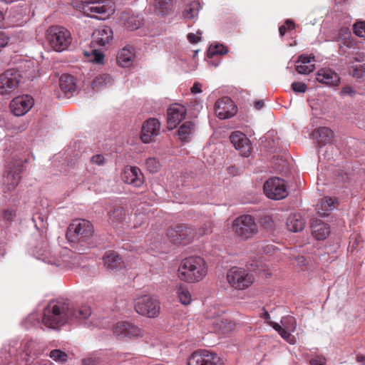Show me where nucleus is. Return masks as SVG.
I'll return each mask as SVG.
<instances>
[{
  "label": "nucleus",
  "instance_id": "18",
  "mask_svg": "<svg viewBox=\"0 0 365 365\" xmlns=\"http://www.w3.org/2000/svg\"><path fill=\"white\" fill-rule=\"evenodd\" d=\"M215 112L220 119L230 118L237 113V107L231 98L224 97L215 103Z\"/></svg>",
  "mask_w": 365,
  "mask_h": 365
},
{
  "label": "nucleus",
  "instance_id": "19",
  "mask_svg": "<svg viewBox=\"0 0 365 365\" xmlns=\"http://www.w3.org/2000/svg\"><path fill=\"white\" fill-rule=\"evenodd\" d=\"M121 180L124 183L135 187H139L144 183L143 174L135 166H126L121 174Z\"/></svg>",
  "mask_w": 365,
  "mask_h": 365
},
{
  "label": "nucleus",
  "instance_id": "54",
  "mask_svg": "<svg viewBox=\"0 0 365 365\" xmlns=\"http://www.w3.org/2000/svg\"><path fill=\"white\" fill-rule=\"evenodd\" d=\"M104 160L105 158L103 155L100 154L93 155L91 159L92 163L96 164L98 165H102L104 163Z\"/></svg>",
  "mask_w": 365,
  "mask_h": 365
},
{
  "label": "nucleus",
  "instance_id": "45",
  "mask_svg": "<svg viewBox=\"0 0 365 365\" xmlns=\"http://www.w3.org/2000/svg\"><path fill=\"white\" fill-rule=\"evenodd\" d=\"M353 30L356 36L365 38V21H359L354 24Z\"/></svg>",
  "mask_w": 365,
  "mask_h": 365
},
{
  "label": "nucleus",
  "instance_id": "52",
  "mask_svg": "<svg viewBox=\"0 0 365 365\" xmlns=\"http://www.w3.org/2000/svg\"><path fill=\"white\" fill-rule=\"evenodd\" d=\"M201 32L197 31V34L190 33L187 34V39L191 43H197L200 41Z\"/></svg>",
  "mask_w": 365,
  "mask_h": 365
},
{
  "label": "nucleus",
  "instance_id": "36",
  "mask_svg": "<svg viewBox=\"0 0 365 365\" xmlns=\"http://www.w3.org/2000/svg\"><path fill=\"white\" fill-rule=\"evenodd\" d=\"M155 6L156 11L162 16H164L171 10L173 0H155Z\"/></svg>",
  "mask_w": 365,
  "mask_h": 365
},
{
  "label": "nucleus",
  "instance_id": "1",
  "mask_svg": "<svg viewBox=\"0 0 365 365\" xmlns=\"http://www.w3.org/2000/svg\"><path fill=\"white\" fill-rule=\"evenodd\" d=\"M72 316V305L68 300H57L45 308L42 322L48 328L57 329L71 320Z\"/></svg>",
  "mask_w": 365,
  "mask_h": 365
},
{
  "label": "nucleus",
  "instance_id": "21",
  "mask_svg": "<svg viewBox=\"0 0 365 365\" xmlns=\"http://www.w3.org/2000/svg\"><path fill=\"white\" fill-rule=\"evenodd\" d=\"M187 113L184 106L178 103L173 104L168 109V128L173 130L185 118Z\"/></svg>",
  "mask_w": 365,
  "mask_h": 365
},
{
  "label": "nucleus",
  "instance_id": "63",
  "mask_svg": "<svg viewBox=\"0 0 365 365\" xmlns=\"http://www.w3.org/2000/svg\"><path fill=\"white\" fill-rule=\"evenodd\" d=\"M228 172L230 174L235 175L236 173V168L235 166H231L228 168Z\"/></svg>",
  "mask_w": 365,
  "mask_h": 365
},
{
  "label": "nucleus",
  "instance_id": "4",
  "mask_svg": "<svg viewBox=\"0 0 365 365\" xmlns=\"http://www.w3.org/2000/svg\"><path fill=\"white\" fill-rule=\"evenodd\" d=\"M23 161L21 159H13L5 167L2 178V190L4 193L14 191L21 179Z\"/></svg>",
  "mask_w": 365,
  "mask_h": 365
},
{
  "label": "nucleus",
  "instance_id": "49",
  "mask_svg": "<svg viewBox=\"0 0 365 365\" xmlns=\"http://www.w3.org/2000/svg\"><path fill=\"white\" fill-rule=\"evenodd\" d=\"M16 212L14 210L7 209L4 210L2 212L1 217L4 220L8 222H11L13 218L15 217Z\"/></svg>",
  "mask_w": 365,
  "mask_h": 365
},
{
  "label": "nucleus",
  "instance_id": "29",
  "mask_svg": "<svg viewBox=\"0 0 365 365\" xmlns=\"http://www.w3.org/2000/svg\"><path fill=\"white\" fill-rule=\"evenodd\" d=\"M59 86L61 91L65 93H72L76 91L74 78L69 74H63L59 79Z\"/></svg>",
  "mask_w": 365,
  "mask_h": 365
},
{
  "label": "nucleus",
  "instance_id": "32",
  "mask_svg": "<svg viewBox=\"0 0 365 365\" xmlns=\"http://www.w3.org/2000/svg\"><path fill=\"white\" fill-rule=\"evenodd\" d=\"M269 325L279 333L282 338L290 344H294L296 342L294 336L292 335V331H289L286 327H282L279 324L273 322H269Z\"/></svg>",
  "mask_w": 365,
  "mask_h": 365
},
{
  "label": "nucleus",
  "instance_id": "24",
  "mask_svg": "<svg viewBox=\"0 0 365 365\" xmlns=\"http://www.w3.org/2000/svg\"><path fill=\"white\" fill-rule=\"evenodd\" d=\"M311 227L313 236L319 240L325 239L330 232L329 225L319 219H313Z\"/></svg>",
  "mask_w": 365,
  "mask_h": 365
},
{
  "label": "nucleus",
  "instance_id": "8",
  "mask_svg": "<svg viewBox=\"0 0 365 365\" xmlns=\"http://www.w3.org/2000/svg\"><path fill=\"white\" fill-rule=\"evenodd\" d=\"M235 235L242 240L251 238L257 234L258 227L254 217L244 215L237 217L232 224Z\"/></svg>",
  "mask_w": 365,
  "mask_h": 365
},
{
  "label": "nucleus",
  "instance_id": "56",
  "mask_svg": "<svg viewBox=\"0 0 365 365\" xmlns=\"http://www.w3.org/2000/svg\"><path fill=\"white\" fill-rule=\"evenodd\" d=\"M294 263L299 267H304L307 264V260L303 256H297L294 257Z\"/></svg>",
  "mask_w": 365,
  "mask_h": 365
},
{
  "label": "nucleus",
  "instance_id": "44",
  "mask_svg": "<svg viewBox=\"0 0 365 365\" xmlns=\"http://www.w3.org/2000/svg\"><path fill=\"white\" fill-rule=\"evenodd\" d=\"M297 72L299 74L307 75L315 70V66L311 64L307 66V64L297 65L295 68Z\"/></svg>",
  "mask_w": 365,
  "mask_h": 365
},
{
  "label": "nucleus",
  "instance_id": "13",
  "mask_svg": "<svg viewBox=\"0 0 365 365\" xmlns=\"http://www.w3.org/2000/svg\"><path fill=\"white\" fill-rule=\"evenodd\" d=\"M167 235L173 243L183 245L190 244L195 238L194 229L185 225H178L170 228Z\"/></svg>",
  "mask_w": 365,
  "mask_h": 365
},
{
  "label": "nucleus",
  "instance_id": "60",
  "mask_svg": "<svg viewBox=\"0 0 365 365\" xmlns=\"http://www.w3.org/2000/svg\"><path fill=\"white\" fill-rule=\"evenodd\" d=\"M284 25H286L287 30H292L294 29V24L291 20H287Z\"/></svg>",
  "mask_w": 365,
  "mask_h": 365
},
{
  "label": "nucleus",
  "instance_id": "9",
  "mask_svg": "<svg viewBox=\"0 0 365 365\" xmlns=\"http://www.w3.org/2000/svg\"><path fill=\"white\" fill-rule=\"evenodd\" d=\"M136 312L149 318L157 317L160 314V302L150 295L138 297L134 303Z\"/></svg>",
  "mask_w": 365,
  "mask_h": 365
},
{
  "label": "nucleus",
  "instance_id": "14",
  "mask_svg": "<svg viewBox=\"0 0 365 365\" xmlns=\"http://www.w3.org/2000/svg\"><path fill=\"white\" fill-rule=\"evenodd\" d=\"M222 312L217 310L216 307H211L207 313V317L213 319L212 324L215 331L227 334L235 329V323L221 317Z\"/></svg>",
  "mask_w": 365,
  "mask_h": 365
},
{
  "label": "nucleus",
  "instance_id": "62",
  "mask_svg": "<svg viewBox=\"0 0 365 365\" xmlns=\"http://www.w3.org/2000/svg\"><path fill=\"white\" fill-rule=\"evenodd\" d=\"M262 318H263L264 319H265V320L267 322V323L269 324V322H269V320L270 319V315H269V314L268 313V312L265 311V312L263 313V314H262Z\"/></svg>",
  "mask_w": 365,
  "mask_h": 365
},
{
  "label": "nucleus",
  "instance_id": "31",
  "mask_svg": "<svg viewBox=\"0 0 365 365\" xmlns=\"http://www.w3.org/2000/svg\"><path fill=\"white\" fill-rule=\"evenodd\" d=\"M195 125L192 121H185L182 124L178 130V135L180 138L185 142H187L190 137L194 133Z\"/></svg>",
  "mask_w": 365,
  "mask_h": 365
},
{
  "label": "nucleus",
  "instance_id": "30",
  "mask_svg": "<svg viewBox=\"0 0 365 365\" xmlns=\"http://www.w3.org/2000/svg\"><path fill=\"white\" fill-rule=\"evenodd\" d=\"M334 207V200L329 197H325L317 205L318 213L322 216L328 215L329 212Z\"/></svg>",
  "mask_w": 365,
  "mask_h": 365
},
{
  "label": "nucleus",
  "instance_id": "25",
  "mask_svg": "<svg viewBox=\"0 0 365 365\" xmlns=\"http://www.w3.org/2000/svg\"><path fill=\"white\" fill-rule=\"evenodd\" d=\"M319 146L331 143L334 137V132L327 127H319L313 132Z\"/></svg>",
  "mask_w": 365,
  "mask_h": 365
},
{
  "label": "nucleus",
  "instance_id": "6",
  "mask_svg": "<svg viewBox=\"0 0 365 365\" xmlns=\"http://www.w3.org/2000/svg\"><path fill=\"white\" fill-rule=\"evenodd\" d=\"M94 233L93 225L88 220L76 219L69 225L66 237L71 242L89 243Z\"/></svg>",
  "mask_w": 365,
  "mask_h": 365
},
{
  "label": "nucleus",
  "instance_id": "57",
  "mask_svg": "<svg viewBox=\"0 0 365 365\" xmlns=\"http://www.w3.org/2000/svg\"><path fill=\"white\" fill-rule=\"evenodd\" d=\"M312 59H314V57H311L306 55H300L298 57L297 63H301L302 64H307L309 63L312 61Z\"/></svg>",
  "mask_w": 365,
  "mask_h": 365
},
{
  "label": "nucleus",
  "instance_id": "46",
  "mask_svg": "<svg viewBox=\"0 0 365 365\" xmlns=\"http://www.w3.org/2000/svg\"><path fill=\"white\" fill-rule=\"evenodd\" d=\"M292 91L295 93H305L307 90V86L304 83L294 82L291 85Z\"/></svg>",
  "mask_w": 365,
  "mask_h": 365
},
{
  "label": "nucleus",
  "instance_id": "33",
  "mask_svg": "<svg viewBox=\"0 0 365 365\" xmlns=\"http://www.w3.org/2000/svg\"><path fill=\"white\" fill-rule=\"evenodd\" d=\"M200 9L201 6L200 2L193 1L187 5L183 11V16L186 19H194L197 16Z\"/></svg>",
  "mask_w": 365,
  "mask_h": 365
},
{
  "label": "nucleus",
  "instance_id": "3",
  "mask_svg": "<svg viewBox=\"0 0 365 365\" xmlns=\"http://www.w3.org/2000/svg\"><path fill=\"white\" fill-rule=\"evenodd\" d=\"M113 38V31L110 28L96 30L93 33L91 48L83 51V53L87 60L96 64H104L105 56L96 49V46H106Z\"/></svg>",
  "mask_w": 365,
  "mask_h": 365
},
{
  "label": "nucleus",
  "instance_id": "10",
  "mask_svg": "<svg viewBox=\"0 0 365 365\" xmlns=\"http://www.w3.org/2000/svg\"><path fill=\"white\" fill-rule=\"evenodd\" d=\"M227 280L230 286L236 289L243 290L254 282L252 274L241 268H232L227 274Z\"/></svg>",
  "mask_w": 365,
  "mask_h": 365
},
{
  "label": "nucleus",
  "instance_id": "37",
  "mask_svg": "<svg viewBox=\"0 0 365 365\" xmlns=\"http://www.w3.org/2000/svg\"><path fill=\"white\" fill-rule=\"evenodd\" d=\"M179 301L184 305H187L191 302V294L188 289L182 285L178 288L177 291Z\"/></svg>",
  "mask_w": 365,
  "mask_h": 365
},
{
  "label": "nucleus",
  "instance_id": "38",
  "mask_svg": "<svg viewBox=\"0 0 365 365\" xmlns=\"http://www.w3.org/2000/svg\"><path fill=\"white\" fill-rule=\"evenodd\" d=\"M49 356L53 361L59 363L66 362L68 359V355L66 352L60 349H53L50 351Z\"/></svg>",
  "mask_w": 365,
  "mask_h": 365
},
{
  "label": "nucleus",
  "instance_id": "23",
  "mask_svg": "<svg viewBox=\"0 0 365 365\" xmlns=\"http://www.w3.org/2000/svg\"><path fill=\"white\" fill-rule=\"evenodd\" d=\"M317 80L322 83L330 86H338L340 83V78L333 70L327 68L319 69L317 73Z\"/></svg>",
  "mask_w": 365,
  "mask_h": 365
},
{
  "label": "nucleus",
  "instance_id": "22",
  "mask_svg": "<svg viewBox=\"0 0 365 365\" xmlns=\"http://www.w3.org/2000/svg\"><path fill=\"white\" fill-rule=\"evenodd\" d=\"M230 140L236 150H239L242 156L247 157L251 151V144L247 137L240 131L233 132Z\"/></svg>",
  "mask_w": 365,
  "mask_h": 365
},
{
  "label": "nucleus",
  "instance_id": "15",
  "mask_svg": "<svg viewBox=\"0 0 365 365\" xmlns=\"http://www.w3.org/2000/svg\"><path fill=\"white\" fill-rule=\"evenodd\" d=\"M188 365H223L222 360L214 352L197 350L188 358Z\"/></svg>",
  "mask_w": 365,
  "mask_h": 365
},
{
  "label": "nucleus",
  "instance_id": "51",
  "mask_svg": "<svg viewBox=\"0 0 365 365\" xmlns=\"http://www.w3.org/2000/svg\"><path fill=\"white\" fill-rule=\"evenodd\" d=\"M310 365H326V359L322 356H317L309 361Z\"/></svg>",
  "mask_w": 365,
  "mask_h": 365
},
{
  "label": "nucleus",
  "instance_id": "40",
  "mask_svg": "<svg viewBox=\"0 0 365 365\" xmlns=\"http://www.w3.org/2000/svg\"><path fill=\"white\" fill-rule=\"evenodd\" d=\"M103 261L107 269L113 270L114 268V252L113 250L106 252L103 257Z\"/></svg>",
  "mask_w": 365,
  "mask_h": 365
},
{
  "label": "nucleus",
  "instance_id": "58",
  "mask_svg": "<svg viewBox=\"0 0 365 365\" xmlns=\"http://www.w3.org/2000/svg\"><path fill=\"white\" fill-rule=\"evenodd\" d=\"M201 84L200 83H195L192 86V87L191 88V92L193 94H195V93H201L202 92V89H201Z\"/></svg>",
  "mask_w": 365,
  "mask_h": 365
},
{
  "label": "nucleus",
  "instance_id": "2",
  "mask_svg": "<svg viewBox=\"0 0 365 365\" xmlns=\"http://www.w3.org/2000/svg\"><path fill=\"white\" fill-rule=\"evenodd\" d=\"M207 273L206 262L203 258L198 256H191L182 259L178 270L180 279L187 283L201 281Z\"/></svg>",
  "mask_w": 365,
  "mask_h": 365
},
{
  "label": "nucleus",
  "instance_id": "20",
  "mask_svg": "<svg viewBox=\"0 0 365 365\" xmlns=\"http://www.w3.org/2000/svg\"><path fill=\"white\" fill-rule=\"evenodd\" d=\"M33 106V98L25 95L14 98L10 103V108L15 115L21 116L25 115Z\"/></svg>",
  "mask_w": 365,
  "mask_h": 365
},
{
  "label": "nucleus",
  "instance_id": "27",
  "mask_svg": "<svg viewBox=\"0 0 365 365\" xmlns=\"http://www.w3.org/2000/svg\"><path fill=\"white\" fill-rule=\"evenodd\" d=\"M134 49L130 46H125L116 57L118 63L121 67H130L132 66L134 58Z\"/></svg>",
  "mask_w": 365,
  "mask_h": 365
},
{
  "label": "nucleus",
  "instance_id": "48",
  "mask_svg": "<svg viewBox=\"0 0 365 365\" xmlns=\"http://www.w3.org/2000/svg\"><path fill=\"white\" fill-rule=\"evenodd\" d=\"M354 62L365 63V53L359 52L356 53L354 56L349 58V64H354Z\"/></svg>",
  "mask_w": 365,
  "mask_h": 365
},
{
  "label": "nucleus",
  "instance_id": "5",
  "mask_svg": "<svg viewBox=\"0 0 365 365\" xmlns=\"http://www.w3.org/2000/svg\"><path fill=\"white\" fill-rule=\"evenodd\" d=\"M46 40L50 46L57 52L68 49L72 42L71 32L63 26H52L46 31Z\"/></svg>",
  "mask_w": 365,
  "mask_h": 365
},
{
  "label": "nucleus",
  "instance_id": "64",
  "mask_svg": "<svg viewBox=\"0 0 365 365\" xmlns=\"http://www.w3.org/2000/svg\"><path fill=\"white\" fill-rule=\"evenodd\" d=\"M356 360L359 362H364L365 361V356L363 355H359L356 356Z\"/></svg>",
  "mask_w": 365,
  "mask_h": 365
},
{
  "label": "nucleus",
  "instance_id": "61",
  "mask_svg": "<svg viewBox=\"0 0 365 365\" xmlns=\"http://www.w3.org/2000/svg\"><path fill=\"white\" fill-rule=\"evenodd\" d=\"M287 26L286 25H282L279 28V32L281 36H284L287 32Z\"/></svg>",
  "mask_w": 365,
  "mask_h": 365
},
{
  "label": "nucleus",
  "instance_id": "47",
  "mask_svg": "<svg viewBox=\"0 0 365 365\" xmlns=\"http://www.w3.org/2000/svg\"><path fill=\"white\" fill-rule=\"evenodd\" d=\"M210 50L213 55H224L228 52L227 48L222 44L215 45L214 47L211 48Z\"/></svg>",
  "mask_w": 365,
  "mask_h": 365
},
{
  "label": "nucleus",
  "instance_id": "17",
  "mask_svg": "<svg viewBox=\"0 0 365 365\" xmlns=\"http://www.w3.org/2000/svg\"><path fill=\"white\" fill-rule=\"evenodd\" d=\"M160 123L154 118L145 120L142 126L140 139L144 143L153 142L160 133Z\"/></svg>",
  "mask_w": 365,
  "mask_h": 365
},
{
  "label": "nucleus",
  "instance_id": "35",
  "mask_svg": "<svg viewBox=\"0 0 365 365\" xmlns=\"http://www.w3.org/2000/svg\"><path fill=\"white\" fill-rule=\"evenodd\" d=\"M72 313L73 316L71 320L73 319H86L88 318L91 314V309L89 306L83 305L80 307L78 309H74L72 307Z\"/></svg>",
  "mask_w": 365,
  "mask_h": 365
},
{
  "label": "nucleus",
  "instance_id": "53",
  "mask_svg": "<svg viewBox=\"0 0 365 365\" xmlns=\"http://www.w3.org/2000/svg\"><path fill=\"white\" fill-rule=\"evenodd\" d=\"M9 37L4 32H0V51L4 48L9 41Z\"/></svg>",
  "mask_w": 365,
  "mask_h": 365
},
{
  "label": "nucleus",
  "instance_id": "42",
  "mask_svg": "<svg viewBox=\"0 0 365 365\" xmlns=\"http://www.w3.org/2000/svg\"><path fill=\"white\" fill-rule=\"evenodd\" d=\"M349 70L350 74L357 78H361L364 76V69L363 66H354L353 64H349Z\"/></svg>",
  "mask_w": 365,
  "mask_h": 365
},
{
  "label": "nucleus",
  "instance_id": "26",
  "mask_svg": "<svg viewBox=\"0 0 365 365\" xmlns=\"http://www.w3.org/2000/svg\"><path fill=\"white\" fill-rule=\"evenodd\" d=\"M120 21L126 29L131 31L138 29L141 24V19L134 16L130 11H123L120 14Z\"/></svg>",
  "mask_w": 365,
  "mask_h": 365
},
{
  "label": "nucleus",
  "instance_id": "34",
  "mask_svg": "<svg viewBox=\"0 0 365 365\" xmlns=\"http://www.w3.org/2000/svg\"><path fill=\"white\" fill-rule=\"evenodd\" d=\"M112 78L110 75L106 73H102L96 76L92 83L93 88L99 90L103 88L105 86L111 83Z\"/></svg>",
  "mask_w": 365,
  "mask_h": 365
},
{
  "label": "nucleus",
  "instance_id": "59",
  "mask_svg": "<svg viewBox=\"0 0 365 365\" xmlns=\"http://www.w3.org/2000/svg\"><path fill=\"white\" fill-rule=\"evenodd\" d=\"M264 106V103L263 101H257L255 102L254 106L256 110H260Z\"/></svg>",
  "mask_w": 365,
  "mask_h": 365
},
{
  "label": "nucleus",
  "instance_id": "55",
  "mask_svg": "<svg viewBox=\"0 0 365 365\" xmlns=\"http://www.w3.org/2000/svg\"><path fill=\"white\" fill-rule=\"evenodd\" d=\"M127 212L123 207L115 209V219L119 217V220H123L125 218Z\"/></svg>",
  "mask_w": 365,
  "mask_h": 365
},
{
  "label": "nucleus",
  "instance_id": "39",
  "mask_svg": "<svg viewBox=\"0 0 365 365\" xmlns=\"http://www.w3.org/2000/svg\"><path fill=\"white\" fill-rule=\"evenodd\" d=\"M195 234V238H200L205 235H208L212 232V223L210 221L205 222L197 230L194 229Z\"/></svg>",
  "mask_w": 365,
  "mask_h": 365
},
{
  "label": "nucleus",
  "instance_id": "7",
  "mask_svg": "<svg viewBox=\"0 0 365 365\" xmlns=\"http://www.w3.org/2000/svg\"><path fill=\"white\" fill-rule=\"evenodd\" d=\"M22 76L19 71L9 68L0 73V95L10 96L16 93Z\"/></svg>",
  "mask_w": 365,
  "mask_h": 365
},
{
  "label": "nucleus",
  "instance_id": "50",
  "mask_svg": "<svg viewBox=\"0 0 365 365\" xmlns=\"http://www.w3.org/2000/svg\"><path fill=\"white\" fill-rule=\"evenodd\" d=\"M357 93L356 91L354 90L350 86H344L341 90V94L342 96H349L351 97H354Z\"/></svg>",
  "mask_w": 365,
  "mask_h": 365
},
{
  "label": "nucleus",
  "instance_id": "43",
  "mask_svg": "<svg viewBox=\"0 0 365 365\" xmlns=\"http://www.w3.org/2000/svg\"><path fill=\"white\" fill-rule=\"evenodd\" d=\"M146 168L148 170L150 173H156L158 171L160 168V163L158 160L155 158H149L147 159L146 163Z\"/></svg>",
  "mask_w": 365,
  "mask_h": 365
},
{
  "label": "nucleus",
  "instance_id": "16",
  "mask_svg": "<svg viewBox=\"0 0 365 365\" xmlns=\"http://www.w3.org/2000/svg\"><path fill=\"white\" fill-rule=\"evenodd\" d=\"M143 336V331L135 324L129 322H120L115 324V338L128 340Z\"/></svg>",
  "mask_w": 365,
  "mask_h": 365
},
{
  "label": "nucleus",
  "instance_id": "41",
  "mask_svg": "<svg viewBox=\"0 0 365 365\" xmlns=\"http://www.w3.org/2000/svg\"><path fill=\"white\" fill-rule=\"evenodd\" d=\"M281 323L289 331L294 332L296 329V320L294 317L287 316L282 319Z\"/></svg>",
  "mask_w": 365,
  "mask_h": 365
},
{
  "label": "nucleus",
  "instance_id": "11",
  "mask_svg": "<svg viewBox=\"0 0 365 365\" xmlns=\"http://www.w3.org/2000/svg\"><path fill=\"white\" fill-rule=\"evenodd\" d=\"M83 12L91 17L99 19H106L113 11L109 0H93L83 4Z\"/></svg>",
  "mask_w": 365,
  "mask_h": 365
},
{
  "label": "nucleus",
  "instance_id": "12",
  "mask_svg": "<svg viewBox=\"0 0 365 365\" xmlns=\"http://www.w3.org/2000/svg\"><path fill=\"white\" fill-rule=\"evenodd\" d=\"M265 195L272 200H279L288 195L287 185L279 178H271L267 180L263 187Z\"/></svg>",
  "mask_w": 365,
  "mask_h": 365
},
{
  "label": "nucleus",
  "instance_id": "28",
  "mask_svg": "<svg viewBox=\"0 0 365 365\" xmlns=\"http://www.w3.org/2000/svg\"><path fill=\"white\" fill-rule=\"evenodd\" d=\"M286 224L289 231L297 232L304 229L305 222L300 215L294 214L288 217Z\"/></svg>",
  "mask_w": 365,
  "mask_h": 365
}]
</instances>
